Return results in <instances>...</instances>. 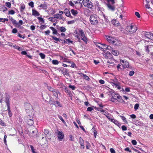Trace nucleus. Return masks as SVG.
<instances>
[{
	"mask_svg": "<svg viewBox=\"0 0 153 153\" xmlns=\"http://www.w3.org/2000/svg\"><path fill=\"white\" fill-rule=\"evenodd\" d=\"M15 13V12L13 10H11L9 11L8 14H10L13 15Z\"/></svg>",
	"mask_w": 153,
	"mask_h": 153,
	"instance_id": "nucleus-57",
	"label": "nucleus"
},
{
	"mask_svg": "<svg viewBox=\"0 0 153 153\" xmlns=\"http://www.w3.org/2000/svg\"><path fill=\"white\" fill-rule=\"evenodd\" d=\"M55 102H56V105H55L56 106H59L60 107H62V105L58 101H56Z\"/></svg>",
	"mask_w": 153,
	"mask_h": 153,
	"instance_id": "nucleus-37",
	"label": "nucleus"
},
{
	"mask_svg": "<svg viewBox=\"0 0 153 153\" xmlns=\"http://www.w3.org/2000/svg\"><path fill=\"white\" fill-rule=\"evenodd\" d=\"M49 131L48 129H45L44 130V133L47 136L49 134Z\"/></svg>",
	"mask_w": 153,
	"mask_h": 153,
	"instance_id": "nucleus-43",
	"label": "nucleus"
},
{
	"mask_svg": "<svg viewBox=\"0 0 153 153\" xmlns=\"http://www.w3.org/2000/svg\"><path fill=\"white\" fill-rule=\"evenodd\" d=\"M7 109L6 111H8V114L10 117H11L12 116V113L11 112L10 108V105H7Z\"/></svg>",
	"mask_w": 153,
	"mask_h": 153,
	"instance_id": "nucleus-23",
	"label": "nucleus"
},
{
	"mask_svg": "<svg viewBox=\"0 0 153 153\" xmlns=\"http://www.w3.org/2000/svg\"><path fill=\"white\" fill-rule=\"evenodd\" d=\"M145 36L149 39L153 40V33L150 32H146L145 34Z\"/></svg>",
	"mask_w": 153,
	"mask_h": 153,
	"instance_id": "nucleus-9",
	"label": "nucleus"
},
{
	"mask_svg": "<svg viewBox=\"0 0 153 153\" xmlns=\"http://www.w3.org/2000/svg\"><path fill=\"white\" fill-rule=\"evenodd\" d=\"M78 5H79V7H78V8H76V9H77L81 8L82 6V3L80 2H78Z\"/></svg>",
	"mask_w": 153,
	"mask_h": 153,
	"instance_id": "nucleus-54",
	"label": "nucleus"
},
{
	"mask_svg": "<svg viewBox=\"0 0 153 153\" xmlns=\"http://www.w3.org/2000/svg\"><path fill=\"white\" fill-rule=\"evenodd\" d=\"M96 45L98 47L101 48H102V44L99 43H97L96 44Z\"/></svg>",
	"mask_w": 153,
	"mask_h": 153,
	"instance_id": "nucleus-56",
	"label": "nucleus"
},
{
	"mask_svg": "<svg viewBox=\"0 0 153 153\" xmlns=\"http://www.w3.org/2000/svg\"><path fill=\"white\" fill-rule=\"evenodd\" d=\"M30 148L31 149V151H32L33 153H37L35 151L34 149V147L33 146H32L31 145H30Z\"/></svg>",
	"mask_w": 153,
	"mask_h": 153,
	"instance_id": "nucleus-49",
	"label": "nucleus"
},
{
	"mask_svg": "<svg viewBox=\"0 0 153 153\" xmlns=\"http://www.w3.org/2000/svg\"><path fill=\"white\" fill-rule=\"evenodd\" d=\"M104 57L106 59H111L113 56L110 52H107L105 54Z\"/></svg>",
	"mask_w": 153,
	"mask_h": 153,
	"instance_id": "nucleus-14",
	"label": "nucleus"
},
{
	"mask_svg": "<svg viewBox=\"0 0 153 153\" xmlns=\"http://www.w3.org/2000/svg\"><path fill=\"white\" fill-rule=\"evenodd\" d=\"M64 13L65 14V15L67 17L71 16V13L69 10L66 8L64 10Z\"/></svg>",
	"mask_w": 153,
	"mask_h": 153,
	"instance_id": "nucleus-18",
	"label": "nucleus"
},
{
	"mask_svg": "<svg viewBox=\"0 0 153 153\" xmlns=\"http://www.w3.org/2000/svg\"><path fill=\"white\" fill-rule=\"evenodd\" d=\"M17 32L18 30L16 28H14L13 29L12 33H16Z\"/></svg>",
	"mask_w": 153,
	"mask_h": 153,
	"instance_id": "nucleus-53",
	"label": "nucleus"
},
{
	"mask_svg": "<svg viewBox=\"0 0 153 153\" xmlns=\"http://www.w3.org/2000/svg\"><path fill=\"white\" fill-rule=\"evenodd\" d=\"M107 63H109V64H107V65H108V67L109 68H111V66H113L115 65L114 63V62H110L109 60L107 61Z\"/></svg>",
	"mask_w": 153,
	"mask_h": 153,
	"instance_id": "nucleus-25",
	"label": "nucleus"
},
{
	"mask_svg": "<svg viewBox=\"0 0 153 153\" xmlns=\"http://www.w3.org/2000/svg\"><path fill=\"white\" fill-rule=\"evenodd\" d=\"M51 37L53 38V39L56 41V42H55V43H57V41H59V38H56L55 36H51Z\"/></svg>",
	"mask_w": 153,
	"mask_h": 153,
	"instance_id": "nucleus-38",
	"label": "nucleus"
},
{
	"mask_svg": "<svg viewBox=\"0 0 153 153\" xmlns=\"http://www.w3.org/2000/svg\"><path fill=\"white\" fill-rule=\"evenodd\" d=\"M111 52L114 56H117L119 54V52L113 49L111 51Z\"/></svg>",
	"mask_w": 153,
	"mask_h": 153,
	"instance_id": "nucleus-30",
	"label": "nucleus"
},
{
	"mask_svg": "<svg viewBox=\"0 0 153 153\" xmlns=\"http://www.w3.org/2000/svg\"><path fill=\"white\" fill-rule=\"evenodd\" d=\"M52 92L53 96L56 97V98H58V94L59 93V94H60V93L58 91V90L57 89H54Z\"/></svg>",
	"mask_w": 153,
	"mask_h": 153,
	"instance_id": "nucleus-17",
	"label": "nucleus"
},
{
	"mask_svg": "<svg viewBox=\"0 0 153 153\" xmlns=\"http://www.w3.org/2000/svg\"><path fill=\"white\" fill-rule=\"evenodd\" d=\"M79 140L80 145L84 144V141L82 138L80 137L79 139Z\"/></svg>",
	"mask_w": 153,
	"mask_h": 153,
	"instance_id": "nucleus-39",
	"label": "nucleus"
},
{
	"mask_svg": "<svg viewBox=\"0 0 153 153\" xmlns=\"http://www.w3.org/2000/svg\"><path fill=\"white\" fill-rule=\"evenodd\" d=\"M50 28L52 30L53 34L57 35L58 34L57 30L54 27H50Z\"/></svg>",
	"mask_w": 153,
	"mask_h": 153,
	"instance_id": "nucleus-24",
	"label": "nucleus"
},
{
	"mask_svg": "<svg viewBox=\"0 0 153 153\" xmlns=\"http://www.w3.org/2000/svg\"><path fill=\"white\" fill-rule=\"evenodd\" d=\"M112 85L113 86H114L116 88H117L118 89L120 90L121 89L120 86L119 85L120 82H117V83L112 82Z\"/></svg>",
	"mask_w": 153,
	"mask_h": 153,
	"instance_id": "nucleus-15",
	"label": "nucleus"
},
{
	"mask_svg": "<svg viewBox=\"0 0 153 153\" xmlns=\"http://www.w3.org/2000/svg\"><path fill=\"white\" fill-rule=\"evenodd\" d=\"M69 87L70 88H71L72 90H74L76 88V87L74 85H69Z\"/></svg>",
	"mask_w": 153,
	"mask_h": 153,
	"instance_id": "nucleus-46",
	"label": "nucleus"
},
{
	"mask_svg": "<svg viewBox=\"0 0 153 153\" xmlns=\"http://www.w3.org/2000/svg\"><path fill=\"white\" fill-rule=\"evenodd\" d=\"M52 62V63L54 65H57L59 64V62L57 60H53Z\"/></svg>",
	"mask_w": 153,
	"mask_h": 153,
	"instance_id": "nucleus-42",
	"label": "nucleus"
},
{
	"mask_svg": "<svg viewBox=\"0 0 153 153\" xmlns=\"http://www.w3.org/2000/svg\"><path fill=\"white\" fill-rule=\"evenodd\" d=\"M82 3L85 7L91 9L93 6V3L89 0H83Z\"/></svg>",
	"mask_w": 153,
	"mask_h": 153,
	"instance_id": "nucleus-4",
	"label": "nucleus"
},
{
	"mask_svg": "<svg viewBox=\"0 0 153 153\" xmlns=\"http://www.w3.org/2000/svg\"><path fill=\"white\" fill-rule=\"evenodd\" d=\"M71 13L74 16L76 15L78 13L77 11L73 9L71 10Z\"/></svg>",
	"mask_w": 153,
	"mask_h": 153,
	"instance_id": "nucleus-34",
	"label": "nucleus"
},
{
	"mask_svg": "<svg viewBox=\"0 0 153 153\" xmlns=\"http://www.w3.org/2000/svg\"><path fill=\"white\" fill-rule=\"evenodd\" d=\"M5 5L7 7L9 8L11 7V4L10 2H6V3Z\"/></svg>",
	"mask_w": 153,
	"mask_h": 153,
	"instance_id": "nucleus-50",
	"label": "nucleus"
},
{
	"mask_svg": "<svg viewBox=\"0 0 153 153\" xmlns=\"http://www.w3.org/2000/svg\"><path fill=\"white\" fill-rule=\"evenodd\" d=\"M135 14L138 18H140V15L138 12H135Z\"/></svg>",
	"mask_w": 153,
	"mask_h": 153,
	"instance_id": "nucleus-64",
	"label": "nucleus"
},
{
	"mask_svg": "<svg viewBox=\"0 0 153 153\" xmlns=\"http://www.w3.org/2000/svg\"><path fill=\"white\" fill-rule=\"evenodd\" d=\"M75 22V21L74 20L68 21L67 22L68 24H73Z\"/></svg>",
	"mask_w": 153,
	"mask_h": 153,
	"instance_id": "nucleus-59",
	"label": "nucleus"
},
{
	"mask_svg": "<svg viewBox=\"0 0 153 153\" xmlns=\"http://www.w3.org/2000/svg\"><path fill=\"white\" fill-rule=\"evenodd\" d=\"M120 117L124 122L127 123V121L126 120V118L125 117L122 116H120Z\"/></svg>",
	"mask_w": 153,
	"mask_h": 153,
	"instance_id": "nucleus-47",
	"label": "nucleus"
},
{
	"mask_svg": "<svg viewBox=\"0 0 153 153\" xmlns=\"http://www.w3.org/2000/svg\"><path fill=\"white\" fill-rule=\"evenodd\" d=\"M64 68L62 67L60 68H57L56 70L59 72H61L62 73V72L63 71L64 69Z\"/></svg>",
	"mask_w": 153,
	"mask_h": 153,
	"instance_id": "nucleus-36",
	"label": "nucleus"
},
{
	"mask_svg": "<svg viewBox=\"0 0 153 153\" xmlns=\"http://www.w3.org/2000/svg\"><path fill=\"white\" fill-rule=\"evenodd\" d=\"M79 35L80 36L81 39L85 43H87L88 41L87 38L85 36L83 30L81 29L79 30Z\"/></svg>",
	"mask_w": 153,
	"mask_h": 153,
	"instance_id": "nucleus-5",
	"label": "nucleus"
},
{
	"mask_svg": "<svg viewBox=\"0 0 153 153\" xmlns=\"http://www.w3.org/2000/svg\"><path fill=\"white\" fill-rule=\"evenodd\" d=\"M9 18L10 20L11 21L12 24L13 25H15V27H19L20 26V25L19 24L17 23L16 20L14 19L12 17L9 16Z\"/></svg>",
	"mask_w": 153,
	"mask_h": 153,
	"instance_id": "nucleus-8",
	"label": "nucleus"
},
{
	"mask_svg": "<svg viewBox=\"0 0 153 153\" xmlns=\"http://www.w3.org/2000/svg\"><path fill=\"white\" fill-rule=\"evenodd\" d=\"M50 103V104L55 105H56L55 101H53L51 100L49 101Z\"/></svg>",
	"mask_w": 153,
	"mask_h": 153,
	"instance_id": "nucleus-61",
	"label": "nucleus"
},
{
	"mask_svg": "<svg viewBox=\"0 0 153 153\" xmlns=\"http://www.w3.org/2000/svg\"><path fill=\"white\" fill-rule=\"evenodd\" d=\"M58 30H59L61 32H65L66 30V29L63 27H60L58 28Z\"/></svg>",
	"mask_w": 153,
	"mask_h": 153,
	"instance_id": "nucleus-26",
	"label": "nucleus"
},
{
	"mask_svg": "<svg viewBox=\"0 0 153 153\" xmlns=\"http://www.w3.org/2000/svg\"><path fill=\"white\" fill-rule=\"evenodd\" d=\"M13 47L14 48L16 49L19 51H21L22 50V48L21 47L18 46L15 44L13 46Z\"/></svg>",
	"mask_w": 153,
	"mask_h": 153,
	"instance_id": "nucleus-28",
	"label": "nucleus"
},
{
	"mask_svg": "<svg viewBox=\"0 0 153 153\" xmlns=\"http://www.w3.org/2000/svg\"><path fill=\"white\" fill-rule=\"evenodd\" d=\"M109 10L114 11L115 10V7L113 4H111L110 3H108L106 4Z\"/></svg>",
	"mask_w": 153,
	"mask_h": 153,
	"instance_id": "nucleus-12",
	"label": "nucleus"
},
{
	"mask_svg": "<svg viewBox=\"0 0 153 153\" xmlns=\"http://www.w3.org/2000/svg\"><path fill=\"white\" fill-rule=\"evenodd\" d=\"M27 124L30 126H31L33 124V120L31 119H29L27 121Z\"/></svg>",
	"mask_w": 153,
	"mask_h": 153,
	"instance_id": "nucleus-31",
	"label": "nucleus"
},
{
	"mask_svg": "<svg viewBox=\"0 0 153 153\" xmlns=\"http://www.w3.org/2000/svg\"><path fill=\"white\" fill-rule=\"evenodd\" d=\"M32 15L35 16H39L40 14L39 12L35 10H32Z\"/></svg>",
	"mask_w": 153,
	"mask_h": 153,
	"instance_id": "nucleus-20",
	"label": "nucleus"
},
{
	"mask_svg": "<svg viewBox=\"0 0 153 153\" xmlns=\"http://www.w3.org/2000/svg\"><path fill=\"white\" fill-rule=\"evenodd\" d=\"M152 47H153V46L151 45L146 46L145 47V48L146 52L147 53H149V49H150Z\"/></svg>",
	"mask_w": 153,
	"mask_h": 153,
	"instance_id": "nucleus-22",
	"label": "nucleus"
},
{
	"mask_svg": "<svg viewBox=\"0 0 153 153\" xmlns=\"http://www.w3.org/2000/svg\"><path fill=\"white\" fill-rule=\"evenodd\" d=\"M0 124L3 126H6L5 124L4 123L3 121L1 119H0Z\"/></svg>",
	"mask_w": 153,
	"mask_h": 153,
	"instance_id": "nucleus-58",
	"label": "nucleus"
},
{
	"mask_svg": "<svg viewBox=\"0 0 153 153\" xmlns=\"http://www.w3.org/2000/svg\"><path fill=\"white\" fill-rule=\"evenodd\" d=\"M50 13L52 15L55 13V11L52 9H50Z\"/></svg>",
	"mask_w": 153,
	"mask_h": 153,
	"instance_id": "nucleus-62",
	"label": "nucleus"
},
{
	"mask_svg": "<svg viewBox=\"0 0 153 153\" xmlns=\"http://www.w3.org/2000/svg\"><path fill=\"white\" fill-rule=\"evenodd\" d=\"M61 15V14H56L53 15L54 18L56 19H59L60 16Z\"/></svg>",
	"mask_w": 153,
	"mask_h": 153,
	"instance_id": "nucleus-40",
	"label": "nucleus"
},
{
	"mask_svg": "<svg viewBox=\"0 0 153 153\" xmlns=\"http://www.w3.org/2000/svg\"><path fill=\"white\" fill-rule=\"evenodd\" d=\"M126 30L130 33H133L137 30V28L136 26L131 25L127 26L126 27Z\"/></svg>",
	"mask_w": 153,
	"mask_h": 153,
	"instance_id": "nucleus-2",
	"label": "nucleus"
},
{
	"mask_svg": "<svg viewBox=\"0 0 153 153\" xmlns=\"http://www.w3.org/2000/svg\"><path fill=\"white\" fill-rule=\"evenodd\" d=\"M134 71H130L129 72V75L131 76H132L134 74Z\"/></svg>",
	"mask_w": 153,
	"mask_h": 153,
	"instance_id": "nucleus-51",
	"label": "nucleus"
},
{
	"mask_svg": "<svg viewBox=\"0 0 153 153\" xmlns=\"http://www.w3.org/2000/svg\"><path fill=\"white\" fill-rule=\"evenodd\" d=\"M38 19L40 22H41L44 23V19L42 18L39 17L38 18Z\"/></svg>",
	"mask_w": 153,
	"mask_h": 153,
	"instance_id": "nucleus-60",
	"label": "nucleus"
},
{
	"mask_svg": "<svg viewBox=\"0 0 153 153\" xmlns=\"http://www.w3.org/2000/svg\"><path fill=\"white\" fill-rule=\"evenodd\" d=\"M39 55L41 57V58L42 59H44L45 58V55L42 53H40L39 54Z\"/></svg>",
	"mask_w": 153,
	"mask_h": 153,
	"instance_id": "nucleus-41",
	"label": "nucleus"
},
{
	"mask_svg": "<svg viewBox=\"0 0 153 153\" xmlns=\"http://www.w3.org/2000/svg\"><path fill=\"white\" fill-rule=\"evenodd\" d=\"M110 121L114 123L117 126H120L121 125L119 123L118 121L116 120L111 119H110Z\"/></svg>",
	"mask_w": 153,
	"mask_h": 153,
	"instance_id": "nucleus-19",
	"label": "nucleus"
},
{
	"mask_svg": "<svg viewBox=\"0 0 153 153\" xmlns=\"http://www.w3.org/2000/svg\"><path fill=\"white\" fill-rule=\"evenodd\" d=\"M62 74L64 76L66 75L68 76L69 75V74L68 72V70L65 68H64V69Z\"/></svg>",
	"mask_w": 153,
	"mask_h": 153,
	"instance_id": "nucleus-21",
	"label": "nucleus"
},
{
	"mask_svg": "<svg viewBox=\"0 0 153 153\" xmlns=\"http://www.w3.org/2000/svg\"><path fill=\"white\" fill-rule=\"evenodd\" d=\"M90 21L91 24L96 25L98 23V18L96 15H93L90 16Z\"/></svg>",
	"mask_w": 153,
	"mask_h": 153,
	"instance_id": "nucleus-3",
	"label": "nucleus"
},
{
	"mask_svg": "<svg viewBox=\"0 0 153 153\" xmlns=\"http://www.w3.org/2000/svg\"><path fill=\"white\" fill-rule=\"evenodd\" d=\"M111 94L112 96V97L111 98V101L112 102H114V100H112V99H115L117 100V97L119 96V95L117 93H115L114 92H111Z\"/></svg>",
	"mask_w": 153,
	"mask_h": 153,
	"instance_id": "nucleus-10",
	"label": "nucleus"
},
{
	"mask_svg": "<svg viewBox=\"0 0 153 153\" xmlns=\"http://www.w3.org/2000/svg\"><path fill=\"white\" fill-rule=\"evenodd\" d=\"M117 101L120 102H124V100L122 99V97L120 95H119L118 96V97H117Z\"/></svg>",
	"mask_w": 153,
	"mask_h": 153,
	"instance_id": "nucleus-29",
	"label": "nucleus"
},
{
	"mask_svg": "<svg viewBox=\"0 0 153 153\" xmlns=\"http://www.w3.org/2000/svg\"><path fill=\"white\" fill-rule=\"evenodd\" d=\"M111 23L114 26H117L120 25V23L116 19H113L111 21Z\"/></svg>",
	"mask_w": 153,
	"mask_h": 153,
	"instance_id": "nucleus-16",
	"label": "nucleus"
},
{
	"mask_svg": "<svg viewBox=\"0 0 153 153\" xmlns=\"http://www.w3.org/2000/svg\"><path fill=\"white\" fill-rule=\"evenodd\" d=\"M10 96L7 93H6L4 94L5 102L7 105H10Z\"/></svg>",
	"mask_w": 153,
	"mask_h": 153,
	"instance_id": "nucleus-7",
	"label": "nucleus"
},
{
	"mask_svg": "<svg viewBox=\"0 0 153 153\" xmlns=\"http://www.w3.org/2000/svg\"><path fill=\"white\" fill-rule=\"evenodd\" d=\"M83 77L87 80H88L89 79V77L85 74H83Z\"/></svg>",
	"mask_w": 153,
	"mask_h": 153,
	"instance_id": "nucleus-45",
	"label": "nucleus"
},
{
	"mask_svg": "<svg viewBox=\"0 0 153 153\" xmlns=\"http://www.w3.org/2000/svg\"><path fill=\"white\" fill-rule=\"evenodd\" d=\"M139 104H136L134 106V109L135 110H137L139 107Z\"/></svg>",
	"mask_w": 153,
	"mask_h": 153,
	"instance_id": "nucleus-52",
	"label": "nucleus"
},
{
	"mask_svg": "<svg viewBox=\"0 0 153 153\" xmlns=\"http://www.w3.org/2000/svg\"><path fill=\"white\" fill-rule=\"evenodd\" d=\"M57 135L58 139L60 141H61L64 137V133L62 131H58Z\"/></svg>",
	"mask_w": 153,
	"mask_h": 153,
	"instance_id": "nucleus-11",
	"label": "nucleus"
},
{
	"mask_svg": "<svg viewBox=\"0 0 153 153\" xmlns=\"http://www.w3.org/2000/svg\"><path fill=\"white\" fill-rule=\"evenodd\" d=\"M20 11L22 12L24 10L25 8V5L22 3H21L20 4Z\"/></svg>",
	"mask_w": 153,
	"mask_h": 153,
	"instance_id": "nucleus-32",
	"label": "nucleus"
},
{
	"mask_svg": "<svg viewBox=\"0 0 153 153\" xmlns=\"http://www.w3.org/2000/svg\"><path fill=\"white\" fill-rule=\"evenodd\" d=\"M39 7H42L44 9H46L47 8V4L46 3H44L43 4H41L39 6Z\"/></svg>",
	"mask_w": 153,
	"mask_h": 153,
	"instance_id": "nucleus-33",
	"label": "nucleus"
},
{
	"mask_svg": "<svg viewBox=\"0 0 153 153\" xmlns=\"http://www.w3.org/2000/svg\"><path fill=\"white\" fill-rule=\"evenodd\" d=\"M29 5L33 8L34 7V3L33 1H31L28 4Z\"/></svg>",
	"mask_w": 153,
	"mask_h": 153,
	"instance_id": "nucleus-55",
	"label": "nucleus"
},
{
	"mask_svg": "<svg viewBox=\"0 0 153 153\" xmlns=\"http://www.w3.org/2000/svg\"><path fill=\"white\" fill-rule=\"evenodd\" d=\"M58 117L62 121V122L63 123H65V120H64V119H63L62 117L61 116L59 115Z\"/></svg>",
	"mask_w": 153,
	"mask_h": 153,
	"instance_id": "nucleus-63",
	"label": "nucleus"
},
{
	"mask_svg": "<svg viewBox=\"0 0 153 153\" xmlns=\"http://www.w3.org/2000/svg\"><path fill=\"white\" fill-rule=\"evenodd\" d=\"M25 108L26 111H27V110H28L30 109H31L32 108V106L29 103H25Z\"/></svg>",
	"mask_w": 153,
	"mask_h": 153,
	"instance_id": "nucleus-13",
	"label": "nucleus"
},
{
	"mask_svg": "<svg viewBox=\"0 0 153 153\" xmlns=\"http://www.w3.org/2000/svg\"><path fill=\"white\" fill-rule=\"evenodd\" d=\"M120 61V63L124 68H129L130 69H132V67L131 66H129V63L126 60L121 59Z\"/></svg>",
	"mask_w": 153,
	"mask_h": 153,
	"instance_id": "nucleus-6",
	"label": "nucleus"
},
{
	"mask_svg": "<svg viewBox=\"0 0 153 153\" xmlns=\"http://www.w3.org/2000/svg\"><path fill=\"white\" fill-rule=\"evenodd\" d=\"M47 88L50 91L52 92L54 90V89L52 88L51 86H48L47 85Z\"/></svg>",
	"mask_w": 153,
	"mask_h": 153,
	"instance_id": "nucleus-35",
	"label": "nucleus"
},
{
	"mask_svg": "<svg viewBox=\"0 0 153 153\" xmlns=\"http://www.w3.org/2000/svg\"><path fill=\"white\" fill-rule=\"evenodd\" d=\"M106 37L107 41L109 43L117 46L121 45V42L119 40L110 36H106Z\"/></svg>",
	"mask_w": 153,
	"mask_h": 153,
	"instance_id": "nucleus-1",
	"label": "nucleus"
},
{
	"mask_svg": "<svg viewBox=\"0 0 153 153\" xmlns=\"http://www.w3.org/2000/svg\"><path fill=\"white\" fill-rule=\"evenodd\" d=\"M108 3H109L110 2H111L112 4H114L115 3V2L114 0H106Z\"/></svg>",
	"mask_w": 153,
	"mask_h": 153,
	"instance_id": "nucleus-48",
	"label": "nucleus"
},
{
	"mask_svg": "<svg viewBox=\"0 0 153 153\" xmlns=\"http://www.w3.org/2000/svg\"><path fill=\"white\" fill-rule=\"evenodd\" d=\"M48 20L52 22H55V21H57L56 19H53V18L52 17L49 18Z\"/></svg>",
	"mask_w": 153,
	"mask_h": 153,
	"instance_id": "nucleus-44",
	"label": "nucleus"
},
{
	"mask_svg": "<svg viewBox=\"0 0 153 153\" xmlns=\"http://www.w3.org/2000/svg\"><path fill=\"white\" fill-rule=\"evenodd\" d=\"M100 111L102 113V114L105 115L108 118V112L107 111H106V110H105L102 109L101 110H100Z\"/></svg>",
	"mask_w": 153,
	"mask_h": 153,
	"instance_id": "nucleus-27",
	"label": "nucleus"
}]
</instances>
